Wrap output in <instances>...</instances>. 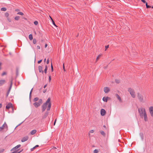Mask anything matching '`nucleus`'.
Listing matches in <instances>:
<instances>
[{
    "instance_id": "34",
    "label": "nucleus",
    "mask_w": 153,
    "mask_h": 153,
    "mask_svg": "<svg viewBox=\"0 0 153 153\" xmlns=\"http://www.w3.org/2000/svg\"><path fill=\"white\" fill-rule=\"evenodd\" d=\"M5 16L6 17H8L9 16V14L8 13H6L5 14Z\"/></svg>"
},
{
    "instance_id": "47",
    "label": "nucleus",
    "mask_w": 153,
    "mask_h": 153,
    "mask_svg": "<svg viewBox=\"0 0 153 153\" xmlns=\"http://www.w3.org/2000/svg\"><path fill=\"white\" fill-rule=\"evenodd\" d=\"M37 48L38 49H40V47L39 45H38L37 46Z\"/></svg>"
},
{
    "instance_id": "51",
    "label": "nucleus",
    "mask_w": 153,
    "mask_h": 153,
    "mask_svg": "<svg viewBox=\"0 0 153 153\" xmlns=\"http://www.w3.org/2000/svg\"><path fill=\"white\" fill-rule=\"evenodd\" d=\"M56 120H55L54 121V124H53V125H55V123H56Z\"/></svg>"
},
{
    "instance_id": "1",
    "label": "nucleus",
    "mask_w": 153,
    "mask_h": 153,
    "mask_svg": "<svg viewBox=\"0 0 153 153\" xmlns=\"http://www.w3.org/2000/svg\"><path fill=\"white\" fill-rule=\"evenodd\" d=\"M50 98L49 97L47 100L46 102L43 103L42 105V112H43L45 111L48 105L47 108V110L48 111L50 110L51 104V102H50Z\"/></svg>"
},
{
    "instance_id": "40",
    "label": "nucleus",
    "mask_w": 153,
    "mask_h": 153,
    "mask_svg": "<svg viewBox=\"0 0 153 153\" xmlns=\"http://www.w3.org/2000/svg\"><path fill=\"white\" fill-rule=\"evenodd\" d=\"M141 1L144 3H147L145 0H141Z\"/></svg>"
},
{
    "instance_id": "19",
    "label": "nucleus",
    "mask_w": 153,
    "mask_h": 153,
    "mask_svg": "<svg viewBox=\"0 0 153 153\" xmlns=\"http://www.w3.org/2000/svg\"><path fill=\"white\" fill-rule=\"evenodd\" d=\"M108 98V97H104L102 98V100L104 102H106Z\"/></svg>"
},
{
    "instance_id": "25",
    "label": "nucleus",
    "mask_w": 153,
    "mask_h": 153,
    "mask_svg": "<svg viewBox=\"0 0 153 153\" xmlns=\"http://www.w3.org/2000/svg\"><path fill=\"white\" fill-rule=\"evenodd\" d=\"M39 146L38 145H36L34 147H33V148L31 149L30 150L31 151H33V150L36 147H38Z\"/></svg>"
},
{
    "instance_id": "24",
    "label": "nucleus",
    "mask_w": 153,
    "mask_h": 153,
    "mask_svg": "<svg viewBox=\"0 0 153 153\" xmlns=\"http://www.w3.org/2000/svg\"><path fill=\"white\" fill-rule=\"evenodd\" d=\"M20 18V17L19 16H16L15 18L14 19L16 20H18Z\"/></svg>"
},
{
    "instance_id": "13",
    "label": "nucleus",
    "mask_w": 153,
    "mask_h": 153,
    "mask_svg": "<svg viewBox=\"0 0 153 153\" xmlns=\"http://www.w3.org/2000/svg\"><path fill=\"white\" fill-rule=\"evenodd\" d=\"M38 70L39 73H42V74L44 73V71L42 70V67L41 66H38Z\"/></svg>"
},
{
    "instance_id": "57",
    "label": "nucleus",
    "mask_w": 153,
    "mask_h": 153,
    "mask_svg": "<svg viewBox=\"0 0 153 153\" xmlns=\"http://www.w3.org/2000/svg\"><path fill=\"white\" fill-rule=\"evenodd\" d=\"M33 88H32L31 89V91H30V92H32V91H33Z\"/></svg>"
},
{
    "instance_id": "4",
    "label": "nucleus",
    "mask_w": 153,
    "mask_h": 153,
    "mask_svg": "<svg viewBox=\"0 0 153 153\" xmlns=\"http://www.w3.org/2000/svg\"><path fill=\"white\" fill-rule=\"evenodd\" d=\"M128 91L133 98H135V95L134 90L130 88H128Z\"/></svg>"
},
{
    "instance_id": "45",
    "label": "nucleus",
    "mask_w": 153,
    "mask_h": 153,
    "mask_svg": "<svg viewBox=\"0 0 153 153\" xmlns=\"http://www.w3.org/2000/svg\"><path fill=\"white\" fill-rule=\"evenodd\" d=\"M46 91H47L46 89H44V90H43V92L44 93H45L46 92Z\"/></svg>"
},
{
    "instance_id": "56",
    "label": "nucleus",
    "mask_w": 153,
    "mask_h": 153,
    "mask_svg": "<svg viewBox=\"0 0 153 153\" xmlns=\"http://www.w3.org/2000/svg\"><path fill=\"white\" fill-rule=\"evenodd\" d=\"M1 63L0 62V66L1 65ZM1 68L0 67V70H1Z\"/></svg>"
},
{
    "instance_id": "62",
    "label": "nucleus",
    "mask_w": 153,
    "mask_h": 153,
    "mask_svg": "<svg viewBox=\"0 0 153 153\" xmlns=\"http://www.w3.org/2000/svg\"><path fill=\"white\" fill-rule=\"evenodd\" d=\"M3 11H6V10H2Z\"/></svg>"
},
{
    "instance_id": "33",
    "label": "nucleus",
    "mask_w": 153,
    "mask_h": 153,
    "mask_svg": "<svg viewBox=\"0 0 153 153\" xmlns=\"http://www.w3.org/2000/svg\"><path fill=\"white\" fill-rule=\"evenodd\" d=\"M38 22L37 21H35L34 22V24L35 25H37L38 24Z\"/></svg>"
},
{
    "instance_id": "17",
    "label": "nucleus",
    "mask_w": 153,
    "mask_h": 153,
    "mask_svg": "<svg viewBox=\"0 0 153 153\" xmlns=\"http://www.w3.org/2000/svg\"><path fill=\"white\" fill-rule=\"evenodd\" d=\"M140 136L141 139L142 140H143L144 139V135L142 133H140Z\"/></svg>"
},
{
    "instance_id": "52",
    "label": "nucleus",
    "mask_w": 153,
    "mask_h": 153,
    "mask_svg": "<svg viewBox=\"0 0 153 153\" xmlns=\"http://www.w3.org/2000/svg\"><path fill=\"white\" fill-rule=\"evenodd\" d=\"M32 92H30V98L31 97V94Z\"/></svg>"
},
{
    "instance_id": "37",
    "label": "nucleus",
    "mask_w": 153,
    "mask_h": 153,
    "mask_svg": "<svg viewBox=\"0 0 153 153\" xmlns=\"http://www.w3.org/2000/svg\"><path fill=\"white\" fill-rule=\"evenodd\" d=\"M109 47V45H107V46H105V51H106L107 49Z\"/></svg>"
},
{
    "instance_id": "12",
    "label": "nucleus",
    "mask_w": 153,
    "mask_h": 153,
    "mask_svg": "<svg viewBox=\"0 0 153 153\" xmlns=\"http://www.w3.org/2000/svg\"><path fill=\"white\" fill-rule=\"evenodd\" d=\"M21 146V145L19 144L16 146L15 147L13 148L11 150V151L16 150V149L19 148Z\"/></svg>"
},
{
    "instance_id": "54",
    "label": "nucleus",
    "mask_w": 153,
    "mask_h": 153,
    "mask_svg": "<svg viewBox=\"0 0 153 153\" xmlns=\"http://www.w3.org/2000/svg\"><path fill=\"white\" fill-rule=\"evenodd\" d=\"M47 46H48L47 44H45V48H46L47 47Z\"/></svg>"
},
{
    "instance_id": "61",
    "label": "nucleus",
    "mask_w": 153,
    "mask_h": 153,
    "mask_svg": "<svg viewBox=\"0 0 153 153\" xmlns=\"http://www.w3.org/2000/svg\"><path fill=\"white\" fill-rule=\"evenodd\" d=\"M103 127H104V128H105L106 127V126H103Z\"/></svg>"
},
{
    "instance_id": "53",
    "label": "nucleus",
    "mask_w": 153,
    "mask_h": 153,
    "mask_svg": "<svg viewBox=\"0 0 153 153\" xmlns=\"http://www.w3.org/2000/svg\"><path fill=\"white\" fill-rule=\"evenodd\" d=\"M2 130V127H0V132Z\"/></svg>"
},
{
    "instance_id": "27",
    "label": "nucleus",
    "mask_w": 153,
    "mask_h": 153,
    "mask_svg": "<svg viewBox=\"0 0 153 153\" xmlns=\"http://www.w3.org/2000/svg\"><path fill=\"white\" fill-rule=\"evenodd\" d=\"M17 14L20 15H23V13L22 12H18L17 13Z\"/></svg>"
},
{
    "instance_id": "29",
    "label": "nucleus",
    "mask_w": 153,
    "mask_h": 153,
    "mask_svg": "<svg viewBox=\"0 0 153 153\" xmlns=\"http://www.w3.org/2000/svg\"><path fill=\"white\" fill-rule=\"evenodd\" d=\"M4 150L3 149H0V153L3 152Z\"/></svg>"
},
{
    "instance_id": "50",
    "label": "nucleus",
    "mask_w": 153,
    "mask_h": 153,
    "mask_svg": "<svg viewBox=\"0 0 153 153\" xmlns=\"http://www.w3.org/2000/svg\"><path fill=\"white\" fill-rule=\"evenodd\" d=\"M47 86V84H46V85H45L44 86V88H45Z\"/></svg>"
},
{
    "instance_id": "32",
    "label": "nucleus",
    "mask_w": 153,
    "mask_h": 153,
    "mask_svg": "<svg viewBox=\"0 0 153 153\" xmlns=\"http://www.w3.org/2000/svg\"><path fill=\"white\" fill-rule=\"evenodd\" d=\"M48 111L47 112L46 111V112L45 113L44 116H45V117H46L48 115Z\"/></svg>"
},
{
    "instance_id": "64",
    "label": "nucleus",
    "mask_w": 153,
    "mask_h": 153,
    "mask_svg": "<svg viewBox=\"0 0 153 153\" xmlns=\"http://www.w3.org/2000/svg\"><path fill=\"white\" fill-rule=\"evenodd\" d=\"M21 124V123L19 124V125H20Z\"/></svg>"
},
{
    "instance_id": "9",
    "label": "nucleus",
    "mask_w": 153,
    "mask_h": 153,
    "mask_svg": "<svg viewBox=\"0 0 153 153\" xmlns=\"http://www.w3.org/2000/svg\"><path fill=\"white\" fill-rule=\"evenodd\" d=\"M2 127V130L4 128H6V131H7L8 129V126L7 125V124L5 122L3 124V125H2V126L1 127Z\"/></svg>"
},
{
    "instance_id": "16",
    "label": "nucleus",
    "mask_w": 153,
    "mask_h": 153,
    "mask_svg": "<svg viewBox=\"0 0 153 153\" xmlns=\"http://www.w3.org/2000/svg\"><path fill=\"white\" fill-rule=\"evenodd\" d=\"M117 98V99L119 100V101L120 102H122V100H121V99L120 98V97L118 95V94H115Z\"/></svg>"
},
{
    "instance_id": "48",
    "label": "nucleus",
    "mask_w": 153,
    "mask_h": 153,
    "mask_svg": "<svg viewBox=\"0 0 153 153\" xmlns=\"http://www.w3.org/2000/svg\"><path fill=\"white\" fill-rule=\"evenodd\" d=\"M63 69L64 71H65V66H64V63L63 64Z\"/></svg>"
},
{
    "instance_id": "3",
    "label": "nucleus",
    "mask_w": 153,
    "mask_h": 153,
    "mask_svg": "<svg viewBox=\"0 0 153 153\" xmlns=\"http://www.w3.org/2000/svg\"><path fill=\"white\" fill-rule=\"evenodd\" d=\"M42 100L40 99L39 100L38 102H35L33 105L35 108H37L41 105L42 103Z\"/></svg>"
},
{
    "instance_id": "11",
    "label": "nucleus",
    "mask_w": 153,
    "mask_h": 153,
    "mask_svg": "<svg viewBox=\"0 0 153 153\" xmlns=\"http://www.w3.org/2000/svg\"><path fill=\"white\" fill-rule=\"evenodd\" d=\"M11 107L13 108V105L11 103H8L6 106V109H9Z\"/></svg>"
},
{
    "instance_id": "59",
    "label": "nucleus",
    "mask_w": 153,
    "mask_h": 153,
    "mask_svg": "<svg viewBox=\"0 0 153 153\" xmlns=\"http://www.w3.org/2000/svg\"><path fill=\"white\" fill-rule=\"evenodd\" d=\"M50 18L52 20H52H53L52 19V18L50 16Z\"/></svg>"
},
{
    "instance_id": "23",
    "label": "nucleus",
    "mask_w": 153,
    "mask_h": 153,
    "mask_svg": "<svg viewBox=\"0 0 153 153\" xmlns=\"http://www.w3.org/2000/svg\"><path fill=\"white\" fill-rule=\"evenodd\" d=\"M146 8L147 9L150 8H151V6L148 5L147 3H146Z\"/></svg>"
},
{
    "instance_id": "55",
    "label": "nucleus",
    "mask_w": 153,
    "mask_h": 153,
    "mask_svg": "<svg viewBox=\"0 0 153 153\" xmlns=\"http://www.w3.org/2000/svg\"><path fill=\"white\" fill-rule=\"evenodd\" d=\"M2 107V105L1 104H0V108H1Z\"/></svg>"
},
{
    "instance_id": "22",
    "label": "nucleus",
    "mask_w": 153,
    "mask_h": 153,
    "mask_svg": "<svg viewBox=\"0 0 153 153\" xmlns=\"http://www.w3.org/2000/svg\"><path fill=\"white\" fill-rule=\"evenodd\" d=\"M29 39L30 40H31L32 39H33V36H32V35L31 34H30L29 36Z\"/></svg>"
},
{
    "instance_id": "42",
    "label": "nucleus",
    "mask_w": 153,
    "mask_h": 153,
    "mask_svg": "<svg viewBox=\"0 0 153 153\" xmlns=\"http://www.w3.org/2000/svg\"><path fill=\"white\" fill-rule=\"evenodd\" d=\"M42 59H41L40 60H39L38 61V64L42 62Z\"/></svg>"
},
{
    "instance_id": "30",
    "label": "nucleus",
    "mask_w": 153,
    "mask_h": 153,
    "mask_svg": "<svg viewBox=\"0 0 153 153\" xmlns=\"http://www.w3.org/2000/svg\"><path fill=\"white\" fill-rule=\"evenodd\" d=\"M51 71L52 72H53V67L52 65V63H51Z\"/></svg>"
},
{
    "instance_id": "63",
    "label": "nucleus",
    "mask_w": 153,
    "mask_h": 153,
    "mask_svg": "<svg viewBox=\"0 0 153 153\" xmlns=\"http://www.w3.org/2000/svg\"><path fill=\"white\" fill-rule=\"evenodd\" d=\"M24 19H26L25 18H24Z\"/></svg>"
},
{
    "instance_id": "60",
    "label": "nucleus",
    "mask_w": 153,
    "mask_h": 153,
    "mask_svg": "<svg viewBox=\"0 0 153 153\" xmlns=\"http://www.w3.org/2000/svg\"><path fill=\"white\" fill-rule=\"evenodd\" d=\"M151 8H153V6H151Z\"/></svg>"
},
{
    "instance_id": "20",
    "label": "nucleus",
    "mask_w": 153,
    "mask_h": 153,
    "mask_svg": "<svg viewBox=\"0 0 153 153\" xmlns=\"http://www.w3.org/2000/svg\"><path fill=\"white\" fill-rule=\"evenodd\" d=\"M39 98L38 97H35L34 98V99L33 100V101L34 102H36L38 100L39 101Z\"/></svg>"
},
{
    "instance_id": "49",
    "label": "nucleus",
    "mask_w": 153,
    "mask_h": 153,
    "mask_svg": "<svg viewBox=\"0 0 153 153\" xmlns=\"http://www.w3.org/2000/svg\"><path fill=\"white\" fill-rule=\"evenodd\" d=\"M7 19L8 20L9 22H11V20H10V19L9 18H7Z\"/></svg>"
},
{
    "instance_id": "15",
    "label": "nucleus",
    "mask_w": 153,
    "mask_h": 153,
    "mask_svg": "<svg viewBox=\"0 0 153 153\" xmlns=\"http://www.w3.org/2000/svg\"><path fill=\"white\" fill-rule=\"evenodd\" d=\"M6 83V81L4 80H0V86H2Z\"/></svg>"
},
{
    "instance_id": "28",
    "label": "nucleus",
    "mask_w": 153,
    "mask_h": 153,
    "mask_svg": "<svg viewBox=\"0 0 153 153\" xmlns=\"http://www.w3.org/2000/svg\"><path fill=\"white\" fill-rule=\"evenodd\" d=\"M33 43L34 44H36V40L35 39H34L33 40Z\"/></svg>"
},
{
    "instance_id": "31",
    "label": "nucleus",
    "mask_w": 153,
    "mask_h": 153,
    "mask_svg": "<svg viewBox=\"0 0 153 153\" xmlns=\"http://www.w3.org/2000/svg\"><path fill=\"white\" fill-rule=\"evenodd\" d=\"M98 151L97 149H95L94 150V153H98Z\"/></svg>"
},
{
    "instance_id": "26",
    "label": "nucleus",
    "mask_w": 153,
    "mask_h": 153,
    "mask_svg": "<svg viewBox=\"0 0 153 153\" xmlns=\"http://www.w3.org/2000/svg\"><path fill=\"white\" fill-rule=\"evenodd\" d=\"M101 134L103 136H105V133L103 131H101L100 132Z\"/></svg>"
},
{
    "instance_id": "36",
    "label": "nucleus",
    "mask_w": 153,
    "mask_h": 153,
    "mask_svg": "<svg viewBox=\"0 0 153 153\" xmlns=\"http://www.w3.org/2000/svg\"><path fill=\"white\" fill-rule=\"evenodd\" d=\"M100 55H98L96 58V61L98 60V59H99V58H100Z\"/></svg>"
},
{
    "instance_id": "58",
    "label": "nucleus",
    "mask_w": 153,
    "mask_h": 153,
    "mask_svg": "<svg viewBox=\"0 0 153 153\" xmlns=\"http://www.w3.org/2000/svg\"><path fill=\"white\" fill-rule=\"evenodd\" d=\"M46 60V59L45 58V59H44V62H45Z\"/></svg>"
},
{
    "instance_id": "18",
    "label": "nucleus",
    "mask_w": 153,
    "mask_h": 153,
    "mask_svg": "<svg viewBox=\"0 0 153 153\" xmlns=\"http://www.w3.org/2000/svg\"><path fill=\"white\" fill-rule=\"evenodd\" d=\"M36 132V130H32L30 132V134L32 135H33L35 134Z\"/></svg>"
},
{
    "instance_id": "35",
    "label": "nucleus",
    "mask_w": 153,
    "mask_h": 153,
    "mask_svg": "<svg viewBox=\"0 0 153 153\" xmlns=\"http://www.w3.org/2000/svg\"><path fill=\"white\" fill-rule=\"evenodd\" d=\"M115 81L117 83H119L120 82V81L119 80L116 79Z\"/></svg>"
},
{
    "instance_id": "2",
    "label": "nucleus",
    "mask_w": 153,
    "mask_h": 153,
    "mask_svg": "<svg viewBox=\"0 0 153 153\" xmlns=\"http://www.w3.org/2000/svg\"><path fill=\"white\" fill-rule=\"evenodd\" d=\"M138 111L140 117L141 118L144 117L145 121H147L148 119L145 108H139Z\"/></svg>"
},
{
    "instance_id": "8",
    "label": "nucleus",
    "mask_w": 153,
    "mask_h": 153,
    "mask_svg": "<svg viewBox=\"0 0 153 153\" xmlns=\"http://www.w3.org/2000/svg\"><path fill=\"white\" fill-rule=\"evenodd\" d=\"M149 109L151 116L153 117V106L150 107Z\"/></svg>"
},
{
    "instance_id": "41",
    "label": "nucleus",
    "mask_w": 153,
    "mask_h": 153,
    "mask_svg": "<svg viewBox=\"0 0 153 153\" xmlns=\"http://www.w3.org/2000/svg\"><path fill=\"white\" fill-rule=\"evenodd\" d=\"M90 132V133H94V130H90V132Z\"/></svg>"
},
{
    "instance_id": "44",
    "label": "nucleus",
    "mask_w": 153,
    "mask_h": 153,
    "mask_svg": "<svg viewBox=\"0 0 153 153\" xmlns=\"http://www.w3.org/2000/svg\"><path fill=\"white\" fill-rule=\"evenodd\" d=\"M51 76H49V82H50V81H51Z\"/></svg>"
},
{
    "instance_id": "43",
    "label": "nucleus",
    "mask_w": 153,
    "mask_h": 153,
    "mask_svg": "<svg viewBox=\"0 0 153 153\" xmlns=\"http://www.w3.org/2000/svg\"><path fill=\"white\" fill-rule=\"evenodd\" d=\"M49 60L48 59L47 61V62H46V63L47 64H48L49 63Z\"/></svg>"
},
{
    "instance_id": "10",
    "label": "nucleus",
    "mask_w": 153,
    "mask_h": 153,
    "mask_svg": "<svg viewBox=\"0 0 153 153\" xmlns=\"http://www.w3.org/2000/svg\"><path fill=\"white\" fill-rule=\"evenodd\" d=\"M105 113H106V111L104 109H102L101 110L100 114H101V115L102 116H103L105 115Z\"/></svg>"
},
{
    "instance_id": "39",
    "label": "nucleus",
    "mask_w": 153,
    "mask_h": 153,
    "mask_svg": "<svg viewBox=\"0 0 153 153\" xmlns=\"http://www.w3.org/2000/svg\"><path fill=\"white\" fill-rule=\"evenodd\" d=\"M52 23L53 25H54L55 26H56V25H55V23L53 21V20H52Z\"/></svg>"
},
{
    "instance_id": "21",
    "label": "nucleus",
    "mask_w": 153,
    "mask_h": 153,
    "mask_svg": "<svg viewBox=\"0 0 153 153\" xmlns=\"http://www.w3.org/2000/svg\"><path fill=\"white\" fill-rule=\"evenodd\" d=\"M47 70V65H46L45 66V68L44 69V73L45 74H46Z\"/></svg>"
},
{
    "instance_id": "5",
    "label": "nucleus",
    "mask_w": 153,
    "mask_h": 153,
    "mask_svg": "<svg viewBox=\"0 0 153 153\" xmlns=\"http://www.w3.org/2000/svg\"><path fill=\"white\" fill-rule=\"evenodd\" d=\"M137 97L140 101L141 102H143L144 97L142 94L138 93H137Z\"/></svg>"
},
{
    "instance_id": "7",
    "label": "nucleus",
    "mask_w": 153,
    "mask_h": 153,
    "mask_svg": "<svg viewBox=\"0 0 153 153\" xmlns=\"http://www.w3.org/2000/svg\"><path fill=\"white\" fill-rule=\"evenodd\" d=\"M110 91V88L107 87H105L104 88V91L105 93H108Z\"/></svg>"
},
{
    "instance_id": "14",
    "label": "nucleus",
    "mask_w": 153,
    "mask_h": 153,
    "mask_svg": "<svg viewBox=\"0 0 153 153\" xmlns=\"http://www.w3.org/2000/svg\"><path fill=\"white\" fill-rule=\"evenodd\" d=\"M28 137L27 136H26L23 137L22 140H21V142H24L27 140L28 139Z\"/></svg>"
},
{
    "instance_id": "38",
    "label": "nucleus",
    "mask_w": 153,
    "mask_h": 153,
    "mask_svg": "<svg viewBox=\"0 0 153 153\" xmlns=\"http://www.w3.org/2000/svg\"><path fill=\"white\" fill-rule=\"evenodd\" d=\"M6 73L5 72H4L1 74L2 76H3L4 75H6Z\"/></svg>"
},
{
    "instance_id": "6",
    "label": "nucleus",
    "mask_w": 153,
    "mask_h": 153,
    "mask_svg": "<svg viewBox=\"0 0 153 153\" xmlns=\"http://www.w3.org/2000/svg\"><path fill=\"white\" fill-rule=\"evenodd\" d=\"M12 80H11L10 81V86L9 87V88L7 93L6 95V97H7L8 96V95L10 93V90L11 88L12 87Z\"/></svg>"
},
{
    "instance_id": "46",
    "label": "nucleus",
    "mask_w": 153,
    "mask_h": 153,
    "mask_svg": "<svg viewBox=\"0 0 153 153\" xmlns=\"http://www.w3.org/2000/svg\"><path fill=\"white\" fill-rule=\"evenodd\" d=\"M1 10H6V9L5 7H2L1 8Z\"/></svg>"
}]
</instances>
